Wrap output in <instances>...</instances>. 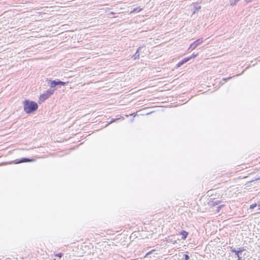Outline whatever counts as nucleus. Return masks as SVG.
I'll return each mask as SVG.
<instances>
[{
  "label": "nucleus",
  "mask_w": 260,
  "mask_h": 260,
  "mask_svg": "<svg viewBox=\"0 0 260 260\" xmlns=\"http://www.w3.org/2000/svg\"><path fill=\"white\" fill-rule=\"evenodd\" d=\"M203 42V39H199L194 41L193 43H192L188 49H194L196 48H197L200 44H201Z\"/></svg>",
  "instance_id": "nucleus-3"
},
{
  "label": "nucleus",
  "mask_w": 260,
  "mask_h": 260,
  "mask_svg": "<svg viewBox=\"0 0 260 260\" xmlns=\"http://www.w3.org/2000/svg\"><path fill=\"white\" fill-rule=\"evenodd\" d=\"M54 92L53 89H49L45 91L43 94H41L39 98V102L42 103L51 96Z\"/></svg>",
  "instance_id": "nucleus-2"
},
{
  "label": "nucleus",
  "mask_w": 260,
  "mask_h": 260,
  "mask_svg": "<svg viewBox=\"0 0 260 260\" xmlns=\"http://www.w3.org/2000/svg\"><path fill=\"white\" fill-rule=\"evenodd\" d=\"M221 207H222V206H220L219 207H218L217 208H218V209H217V211H218V212L219 211V209L221 208Z\"/></svg>",
  "instance_id": "nucleus-20"
},
{
  "label": "nucleus",
  "mask_w": 260,
  "mask_h": 260,
  "mask_svg": "<svg viewBox=\"0 0 260 260\" xmlns=\"http://www.w3.org/2000/svg\"><path fill=\"white\" fill-rule=\"evenodd\" d=\"M251 1V0H245V1H246V2H250Z\"/></svg>",
  "instance_id": "nucleus-22"
},
{
  "label": "nucleus",
  "mask_w": 260,
  "mask_h": 260,
  "mask_svg": "<svg viewBox=\"0 0 260 260\" xmlns=\"http://www.w3.org/2000/svg\"><path fill=\"white\" fill-rule=\"evenodd\" d=\"M56 256H58V257H61V253H58V254H56Z\"/></svg>",
  "instance_id": "nucleus-19"
},
{
  "label": "nucleus",
  "mask_w": 260,
  "mask_h": 260,
  "mask_svg": "<svg viewBox=\"0 0 260 260\" xmlns=\"http://www.w3.org/2000/svg\"><path fill=\"white\" fill-rule=\"evenodd\" d=\"M142 10V8H140V7H137L136 8L134 9L133 11L132 12H131V13H132V12H139L140 11H141Z\"/></svg>",
  "instance_id": "nucleus-9"
},
{
  "label": "nucleus",
  "mask_w": 260,
  "mask_h": 260,
  "mask_svg": "<svg viewBox=\"0 0 260 260\" xmlns=\"http://www.w3.org/2000/svg\"><path fill=\"white\" fill-rule=\"evenodd\" d=\"M214 204H218V202L217 201H215V202H214Z\"/></svg>",
  "instance_id": "nucleus-21"
},
{
  "label": "nucleus",
  "mask_w": 260,
  "mask_h": 260,
  "mask_svg": "<svg viewBox=\"0 0 260 260\" xmlns=\"http://www.w3.org/2000/svg\"><path fill=\"white\" fill-rule=\"evenodd\" d=\"M233 252L235 253V255H236L238 257H239V253L240 252V251H238V250H233Z\"/></svg>",
  "instance_id": "nucleus-12"
},
{
  "label": "nucleus",
  "mask_w": 260,
  "mask_h": 260,
  "mask_svg": "<svg viewBox=\"0 0 260 260\" xmlns=\"http://www.w3.org/2000/svg\"><path fill=\"white\" fill-rule=\"evenodd\" d=\"M119 119V118H117V119H112V120H111V121H110V122L108 124H108H110V123H113V122H115L116 120Z\"/></svg>",
  "instance_id": "nucleus-15"
},
{
  "label": "nucleus",
  "mask_w": 260,
  "mask_h": 260,
  "mask_svg": "<svg viewBox=\"0 0 260 260\" xmlns=\"http://www.w3.org/2000/svg\"><path fill=\"white\" fill-rule=\"evenodd\" d=\"M198 55V53H196V54L193 53L191 56L188 57V58H189V60H190L191 58H195Z\"/></svg>",
  "instance_id": "nucleus-10"
},
{
  "label": "nucleus",
  "mask_w": 260,
  "mask_h": 260,
  "mask_svg": "<svg viewBox=\"0 0 260 260\" xmlns=\"http://www.w3.org/2000/svg\"><path fill=\"white\" fill-rule=\"evenodd\" d=\"M179 234L182 235V239L183 240H185V239H186V238L188 235V233L185 231H183Z\"/></svg>",
  "instance_id": "nucleus-6"
},
{
  "label": "nucleus",
  "mask_w": 260,
  "mask_h": 260,
  "mask_svg": "<svg viewBox=\"0 0 260 260\" xmlns=\"http://www.w3.org/2000/svg\"><path fill=\"white\" fill-rule=\"evenodd\" d=\"M183 63H182V62H181V61L179 62L178 63V64H177V67H178H178H181V66L182 65H183Z\"/></svg>",
  "instance_id": "nucleus-16"
},
{
  "label": "nucleus",
  "mask_w": 260,
  "mask_h": 260,
  "mask_svg": "<svg viewBox=\"0 0 260 260\" xmlns=\"http://www.w3.org/2000/svg\"><path fill=\"white\" fill-rule=\"evenodd\" d=\"M175 243H176V241H175L173 242V244H175Z\"/></svg>",
  "instance_id": "nucleus-25"
},
{
  "label": "nucleus",
  "mask_w": 260,
  "mask_h": 260,
  "mask_svg": "<svg viewBox=\"0 0 260 260\" xmlns=\"http://www.w3.org/2000/svg\"><path fill=\"white\" fill-rule=\"evenodd\" d=\"M240 0H235V3H233L232 1H231V6H234L235 5L237 2H238V1H239Z\"/></svg>",
  "instance_id": "nucleus-14"
},
{
  "label": "nucleus",
  "mask_w": 260,
  "mask_h": 260,
  "mask_svg": "<svg viewBox=\"0 0 260 260\" xmlns=\"http://www.w3.org/2000/svg\"><path fill=\"white\" fill-rule=\"evenodd\" d=\"M145 48L143 47H139L138 49H137V51L136 52V53L132 57L134 58V59H136L137 58H139V55H140L139 52L142 51Z\"/></svg>",
  "instance_id": "nucleus-5"
},
{
  "label": "nucleus",
  "mask_w": 260,
  "mask_h": 260,
  "mask_svg": "<svg viewBox=\"0 0 260 260\" xmlns=\"http://www.w3.org/2000/svg\"><path fill=\"white\" fill-rule=\"evenodd\" d=\"M189 60V58H184L182 61L181 62L183 63V64L187 62Z\"/></svg>",
  "instance_id": "nucleus-11"
},
{
  "label": "nucleus",
  "mask_w": 260,
  "mask_h": 260,
  "mask_svg": "<svg viewBox=\"0 0 260 260\" xmlns=\"http://www.w3.org/2000/svg\"><path fill=\"white\" fill-rule=\"evenodd\" d=\"M53 260H56L55 259H54Z\"/></svg>",
  "instance_id": "nucleus-27"
},
{
  "label": "nucleus",
  "mask_w": 260,
  "mask_h": 260,
  "mask_svg": "<svg viewBox=\"0 0 260 260\" xmlns=\"http://www.w3.org/2000/svg\"><path fill=\"white\" fill-rule=\"evenodd\" d=\"M30 161H31V160L28 158H23V159L20 160L17 163H21V162H24Z\"/></svg>",
  "instance_id": "nucleus-8"
},
{
  "label": "nucleus",
  "mask_w": 260,
  "mask_h": 260,
  "mask_svg": "<svg viewBox=\"0 0 260 260\" xmlns=\"http://www.w3.org/2000/svg\"><path fill=\"white\" fill-rule=\"evenodd\" d=\"M66 84H67V82H62L60 81H51L50 83V87L53 88V87H54L57 85H58L64 86V85H66Z\"/></svg>",
  "instance_id": "nucleus-4"
},
{
  "label": "nucleus",
  "mask_w": 260,
  "mask_h": 260,
  "mask_svg": "<svg viewBox=\"0 0 260 260\" xmlns=\"http://www.w3.org/2000/svg\"><path fill=\"white\" fill-rule=\"evenodd\" d=\"M183 256L184 257V260H189V256L187 254H184Z\"/></svg>",
  "instance_id": "nucleus-13"
},
{
  "label": "nucleus",
  "mask_w": 260,
  "mask_h": 260,
  "mask_svg": "<svg viewBox=\"0 0 260 260\" xmlns=\"http://www.w3.org/2000/svg\"><path fill=\"white\" fill-rule=\"evenodd\" d=\"M24 110L27 113H30L36 111L38 108V105L36 102L26 100L23 103Z\"/></svg>",
  "instance_id": "nucleus-1"
},
{
  "label": "nucleus",
  "mask_w": 260,
  "mask_h": 260,
  "mask_svg": "<svg viewBox=\"0 0 260 260\" xmlns=\"http://www.w3.org/2000/svg\"><path fill=\"white\" fill-rule=\"evenodd\" d=\"M201 9V6H195L194 7V10L192 13V15L196 13V12L198 11Z\"/></svg>",
  "instance_id": "nucleus-7"
},
{
  "label": "nucleus",
  "mask_w": 260,
  "mask_h": 260,
  "mask_svg": "<svg viewBox=\"0 0 260 260\" xmlns=\"http://www.w3.org/2000/svg\"><path fill=\"white\" fill-rule=\"evenodd\" d=\"M154 251V250H152L151 251H150V252H148V253L146 254L145 256H147V255H149V254H150V253H152V251Z\"/></svg>",
  "instance_id": "nucleus-18"
},
{
  "label": "nucleus",
  "mask_w": 260,
  "mask_h": 260,
  "mask_svg": "<svg viewBox=\"0 0 260 260\" xmlns=\"http://www.w3.org/2000/svg\"><path fill=\"white\" fill-rule=\"evenodd\" d=\"M256 206V204H252V205H250V209H253V208H254Z\"/></svg>",
  "instance_id": "nucleus-17"
},
{
  "label": "nucleus",
  "mask_w": 260,
  "mask_h": 260,
  "mask_svg": "<svg viewBox=\"0 0 260 260\" xmlns=\"http://www.w3.org/2000/svg\"><path fill=\"white\" fill-rule=\"evenodd\" d=\"M233 3H235V0L232 1Z\"/></svg>",
  "instance_id": "nucleus-26"
},
{
  "label": "nucleus",
  "mask_w": 260,
  "mask_h": 260,
  "mask_svg": "<svg viewBox=\"0 0 260 260\" xmlns=\"http://www.w3.org/2000/svg\"><path fill=\"white\" fill-rule=\"evenodd\" d=\"M231 77H229V78H227V79H224V80H228V79H231Z\"/></svg>",
  "instance_id": "nucleus-23"
},
{
  "label": "nucleus",
  "mask_w": 260,
  "mask_h": 260,
  "mask_svg": "<svg viewBox=\"0 0 260 260\" xmlns=\"http://www.w3.org/2000/svg\"><path fill=\"white\" fill-rule=\"evenodd\" d=\"M241 257H240V256H239V257H238V260H241Z\"/></svg>",
  "instance_id": "nucleus-24"
}]
</instances>
